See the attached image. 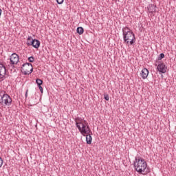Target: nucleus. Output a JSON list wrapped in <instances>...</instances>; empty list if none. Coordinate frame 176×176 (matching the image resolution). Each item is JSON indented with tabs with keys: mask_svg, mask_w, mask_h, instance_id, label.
I'll return each instance as SVG.
<instances>
[{
	"mask_svg": "<svg viewBox=\"0 0 176 176\" xmlns=\"http://www.w3.org/2000/svg\"><path fill=\"white\" fill-rule=\"evenodd\" d=\"M22 67H24L25 68H29V69L34 68L32 67V64L30 63H24L23 65H22Z\"/></svg>",
	"mask_w": 176,
	"mask_h": 176,
	"instance_id": "14",
	"label": "nucleus"
},
{
	"mask_svg": "<svg viewBox=\"0 0 176 176\" xmlns=\"http://www.w3.org/2000/svg\"><path fill=\"white\" fill-rule=\"evenodd\" d=\"M20 61V58L19 55L16 53H13L10 56V64L8 65L9 68H14V65H17V63Z\"/></svg>",
	"mask_w": 176,
	"mask_h": 176,
	"instance_id": "5",
	"label": "nucleus"
},
{
	"mask_svg": "<svg viewBox=\"0 0 176 176\" xmlns=\"http://www.w3.org/2000/svg\"><path fill=\"white\" fill-rule=\"evenodd\" d=\"M123 42L126 46H133L135 43V34L128 27L122 29Z\"/></svg>",
	"mask_w": 176,
	"mask_h": 176,
	"instance_id": "1",
	"label": "nucleus"
},
{
	"mask_svg": "<svg viewBox=\"0 0 176 176\" xmlns=\"http://www.w3.org/2000/svg\"><path fill=\"white\" fill-rule=\"evenodd\" d=\"M140 174H143V175H145V174H144V173H140Z\"/></svg>",
	"mask_w": 176,
	"mask_h": 176,
	"instance_id": "24",
	"label": "nucleus"
},
{
	"mask_svg": "<svg viewBox=\"0 0 176 176\" xmlns=\"http://www.w3.org/2000/svg\"><path fill=\"white\" fill-rule=\"evenodd\" d=\"M76 32H77V34H79V35H82V34L85 32V30L82 27H78L77 28Z\"/></svg>",
	"mask_w": 176,
	"mask_h": 176,
	"instance_id": "13",
	"label": "nucleus"
},
{
	"mask_svg": "<svg viewBox=\"0 0 176 176\" xmlns=\"http://www.w3.org/2000/svg\"><path fill=\"white\" fill-rule=\"evenodd\" d=\"M104 98L106 100V101H109V96L108 94H104Z\"/></svg>",
	"mask_w": 176,
	"mask_h": 176,
	"instance_id": "18",
	"label": "nucleus"
},
{
	"mask_svg": "<svg viewBox=\"0 0 176 176\" xmlns=\"http://www.w3.org/2000/svg\"><path fill=\"white\" fill-rule=\"evenodd\" d=\"M38 87L41 91V93H43V88L41 85H38Z\"/></svg>",
	"mask_w": 176,
	"mask_h": 176,
	"instance_id": "21",
	"label": "nucleus"
},
{
	"mask_svg": "<svg viewBox=\"0 0 176 176\" xmlns=\"http://www.w3.org/2000/svg\"><path fill=\"white\" fill-rule=\"evenodd\" d=\"M29 63H34L35 61V58L34 56H30L28 58Z\"/></svg>",
	"mask_w": 176,
	"mask_h": 176,
	"instance_id": "16",
	"label": "nucleus"
},
{
	"mask_svg": "<svg viewBox=\"0 0 176 176\" xmlns=\"http://www.w3.org/2000/svg\"><path fill=\"white\" fill-rule=\"evenodd\" d=\"M147 10L149 12V13H151V14L156 13V6L153 4H149L147 6Z\"/></svg>",
	"mask_w": 176,
	"mask_h": 176,
	"instance_id": "11",
	"label": "nucleus"
},
{
	"mask_svg": "<svg viewBox=\"0 0 176 176\" xmlns=\"http://www.w3.org/2000/svg\"><path fill=\"white\" fill-rule=\"evenodd\" d=\"M56 2L58 5H63L64 0H56Z\"/></svg>",
	"mask_w": 176,
	"mask_h": 176,
	"instance_id": "19",
	"label": "nucleus"
},
{
	"mask_svg": "<svg viewBox=\"0 0 176 176\" xmlns=\"http://www.w3.org/2000/svg\"><path fill=\"white\" fill-rule=\"evenodd\" d=\"M75 122L77 129L83 137L86 136V134H90V127L82 122V118H77L75 119Z\"/></svg>",
	"mask_w": 176,
	"mask_h": 176,
	"instance_id": "3",
	"label": "nucleus"
},
{
	"mask_svg": "<svg viewBox=\"0 0 176 176\" xmlns=\"http://www.w3.org/2000/svg\"><path fill=\"white\" fill-rule=\"evenodd\" d=\"M5 75H6V67L0 63V82L5 79Z\"/></svg>",
	"mask_w": 176,
	"mask_h": 176,
	"instance_id": "8",
	"label": "nucleus"
},
{
	"mask_svg": "<svg viewBox=\"0 0 176 176\" xmlns=\"http://www.w3.org/2000/svg\"><path fill=\"white\" fill-rule=\"evenodd\" d=\"M149 75V70L146 68H144L140 72V76L142 79H146Z\"/></svg>",
	"mask_w": 176,
	"mask_h": 176,
	"instance_id": "9",
	"label": "nucleus"
},
{
	"mask_svg": "<svg viewBox=\"0 0 176 176\" xmlns=\"http://www.w3.org/2000/svg\"><path fill=\"white\" fill-rule=\"evenodd\" d=\"M162 58H164V54L161 53L158 56V60H162Z\"/></svg>",
	"mask_w": 176,
	"mask_h": 176,
	"instance_id": "17",
	"label": "nucleus"
},
{
	"mask_svg": "<svg viewBox=\"0 0 176 176\" xmlns=\"http://www.w3.org/2000/svg\"><path fill=\"white\" fill-rule=\"evenodd\" d=\"M2 14V10L0 8V16Z\"/></svg>",
	"mask_w": 176,
	"mask_h": 176,
	"instance_id": "23",
	"label": "nucleus"
},
{
	"mask_svg": "<svg viewBox=\"0 0 176 176\" xmlns=\"http://www.w3.org/2000/svg\"><path fill=\"white\" fill-rule=\"evenodd\" d=\"M133 167L135 171L139 174H142L146 170L148 167V164L144 158L141 157H135V161L133 162Z\"/></svg>",
	"mask_w": 176,
	"mask_h": 176,
	"instance_id": "2",
	"label": "nucleus"
},
{
	"mask_svg": "<svg viewBox=\"0 0 176 176\" xmlns=\"http://www.w3.org/2000/svg\"><path fill=\"white\" fill-rule=\"evenodd\" d=\"M155 66L157 67V71L161 74H166L167 72V66H166V64L160 61H156Z\"/></svg>",
	"mask_w": 176,
	"mask_h": 176,
	"instance_id": "7",
	"label": "nucleus"
},
{
	"mask_svg": "<svg viewBox=\"0 0 176 176\" xmlns=\"http://www.w3.org/2000/svg\"><path fill=\"white\" fill-rule=\"evenodd\" d=\"M28 94V89L26 90V92H25V97H27Z\"/></svg>",
	"mask_w": 176,
	"mask_h": 176,
	"instance_id": "22",
	"label": "nucleus"
},
{
	"mask_svg": "<svg viewBox=\"0 0 176 176\" xmlns=\"http://www.w3.org/2000/svg\"><path fill=\"white\" fill-rule=\"evenodd\" d=\"M27 41L28 46H32L34 49H38L41 46V41L38 39H33L32 36H28Z\"/></svg>",
	"mask_w": 176,
	"mask_h": 176,
	"instance_id": "6",
	"label": "nucleus"
},
{
	"mask_svg": "<svg viewBox=\"0 0 176 176\" xmlns=\"http://www.w3.org/2000/svg\"><path fill=\"white\" fill-rule=\"evenodd\" d=\"M21 71H22V73L23 74V75H30V74H32V72L34 71V68H27V67H25V68H21Z\"/></svg>",
	"mask_w": 176,
	"mask_h": 176,
	"instance_id": "10",
	"label": "nucleus"
},
{
	"mask_svg": "<svg viewBox=\"0 0 176 176\" xmlns=\"http://www.w3.org/2000/svg\"><path fill=\"white\" fill-rule=\"evenodd\" d=\"M91 141H93V138H91V135L89 134L86 135V142L88 145L91 144Z\"/></svg>",
	"mask_w": 176,
	"mask_h": 176,
	"instance_id": "12",
	"label": "nucleus"
},
{
	"mask_svg": "<svg viewBox=\"0 0 176 176\" xmlns=\"http://www.w3.org/2000/svg\"><path fill=\"white\" fill-rule=\"evenodd\" d=\"M12 98L5 91L0 92V104L3 107H10L12 105Z\"/></svg>",
	"mask_w": 176,
	"mask_h": 176,
	"instance_id": "4",
	"label": "nucleus"
},
{
	"mask_svg": "<svg viewBox=\"0 0 176 176\" xmlns=\"http://www.w3.org/2000/svg\"><path fill=\"white\" fill-rule=\"evenodd\" d=\"M3 164V160H2V157H0V168L2 167V165Z\"/></svg>",
	"mask_w": 176,
	"mask_h": 176,
	"instance_id": "20",
	"label": "nucleus"
},
{
	"mask_svg": "<svg viewBox=\"0 0 176 176\" xmlns=\"http://www.w3.org/2000/svg\"><path fill=\"white\" fill-rule=\"evenodd\" d=\"M36 83L37 84L38 86H41L42 83H43V81L39 78H37L36 80Z\"/></svg>",
	"mask_w": 176,
	"mask_h": 176,
	"instance_id": "15",
	"label": "nucleus"
}]
</instances>
